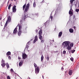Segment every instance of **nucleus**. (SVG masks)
Listing matches in <instances>:
<instances>
[{
	"label": "nucleus",
	"mask_w": 79,
	"mask_h": 79,
	"mask_svg": "<svg viewBox=\"0 0 79 79\" xmlns=\"http://www.w3.org/2000/svg\"><path fill=\"white\" fill-rule=\"evenodd\" d=\"M70 42L69 41H65L62 43V46L64 48H67V50H71V47L69 46Z\"/></svg>",
	"instance_id": "f257e3e1"
},
{
	"label": "nucleus",
	"mask_w": 79,
	"mask_h": 79,
	"mask_svg": "<svg viewBox=\"0 0 79 79\" xmlns=\"http://www.w3.org/2000/svg\"><path fill=\"white\" fill-rule=\"evenodd\" d=\"M30 7V4L29 2L27 5L26 6V7L25 9V11L26 12L28 11V10H29V7Z\"/></svg>",
	"instance_id": "f03ea898"
},
{
	"label": "nucleus",
	"mask_w": 79,
	"mask_h": 79,
	"mask_svg": "<svg viewBox=\"0 0 79 79\" xmlns=\"http://www.w3.org/2000/svg\"><path fill=\"white\" fill-rule=\"evenodd\" d=\"M22 58L23 60H25L26 58H27V56L26 53H23L22 54Z\"/></svg>",
	"instance_id": "7ed1b4c3"
},
{
	"label": "nucleus",
	"mask_w": 79,
	"mask_h": 79,
	"mask_svg": "<svg viewBox=\"0 0 79 79\" xmlns=\"http://www.w3.org/2000/svg\"><path fill=\"white\" fill-rule=\"evenodd\" d=\"M35 73L36 74H38L39 73V67H37L35 69Z\"/></svg>",
	"instance_id": "20e7f679"
},
{
	"label": "nucleus",
	"mask_w": 79,
	"mask_h": 79,
	"mask_svg": "<svg viewBox=\"0 0 79 79\" xmlns=\"http://www.w3.org/2000/svg\"><path fill=\"white\" fill-rule=\"evenodd\" d=\"M16 6L15 5L12 8V11L13 13H15V12L16 11Z\"/></svg>",
	"instance_id": "39448f33"
},
{
	"label": "nucleus",
	"mask_w": 79,
	"mask_h": 79,
	"mask_svg": "<svg viewBox=\"0 0 79 79\" xmlns=\"http://www.w3.org/2000/svg\"><path fill=\"white\" fill-rule=\"evenodd\" d=\"M37 40H38V39L37 38V35H36L35 37V39L33 43L34 44H35V42H36V41H37Z\"/></svg>",
	"instance_id": "423d86ee"
},
{
	"label": "nucleus",
	"mask_w": 79,
	"mask_h": 79,
	"mask_svg": "<svg viewBox=\"0 0 79 79\" xmlns=\"http://www.w3.org/2000/svg\"><path fill=\"white\" fill-rule=\"evenodd\" d=\"M22 32H23L21 30L19 31L18 33V35H19V36H20V35H21V33Z\"/></svg>",
	"instance_id": "0eeeda50"
},
{
	"label": "nucleus",
	"mask_w": 79,
	"mask_h": 79,
	"mask_svg": "<svg viewBox=\"0 0 79 79\" xmlns=\"http://www.w3.org/2000/svg\"><path fill=\"white\" fill-rule=\"evenodd\" d=\"M38 34H39V35H42V30L40 29L39 31Z\"/></svg>",
	"instance_id": "6e6552de"
},
{
	"label": "nucleus",
	"mask_w": 79,
	"mask_h": 79,
	"mask_svg": "<svg viewBox=\"0 0 79 79\" xmlns=\"http://www.w3.org/2000/svg\"><path fill=\"white\" fill-rule=\"evenodd\" d=\"M73 74V70H70L69 72V74L70 76H71Z\"/></svg>",
	"instance_id": "1a4fd4ad"
},
{
	"label": "nucleus",
	"mask_w": 79,
	"mask_h": 79,
	"mask_svg": "<svg viewBox=\"0 0 79 79\" xmlns=\"http://www.w3.org/2000/svg\"><path fill=\"white\" fill-rule=\"evenodd\" d=\"M23 60H21V61H20L19 64V66H20V67H21V66H22V65H23Z\"/></svg>",
	"instance_id": "9d476101"
},
{
	"label": "nucleus",
	"mask_w": 79,
	"mask_h": 79,
	"mask_svg": "<svg viewBox=\"0 0 79 79\" xmlns=\"http://www.w3.org/2000/svg\"><path fill=\"white\" fill-rule=\"evenodd\" d=\"M17 29H18V28H15L13 32L14 34H15V33H16L17 32H18Z\"/></svg>",
	"instance_id": "9b49d317"
},
{
	"label": "nucleus",
	"mask_w": 79,
	"mask_h": 79,
	"mask_svg": "<svg viewBox=\"0 0 79 79\" xmlns=\"http://www.w3.org/2000/svg\"><path fill=\"white\" fill-rule=\"evenodd\" d=\"M8 22H10L11 21V17L10 16H9L8 17V19H7Z\"/></svg>",
	"instance_id": "f8f14e48"
},
{
	"label": "nucleus",
	"mask_w": 79,
	"mask_h": 79,
	"mask_svg": "<svg viewBox=\"0 0 79 79\" xmlns=\"http://www.w3.org/2000/svg\"><path fill=\"white\" fill-rule=\"evenodd\" d=\"M5 65H6V64L5 62H4L1 64V66H2V67H5Z\"/></svg>",
	"instance_id": "ddd939ff"
},
{
	"label": "nucleus",
	"mask_w": 79,
	"mask_h": 79,
	"mask_svg": "<svg viewBox=\"0 0 79 79\" xmlns=\"http://www.w3.org/2000/svg\"><path fill=\"white\" fill-rule=\"evenodd\" d=\"M26 3H25L24 5L23 6V10H24L26 7Z\"/></svg>",
	"instance_id": "4468645a"
},
{
	"label": "nucleus",
	"mask_w": 79,
	"mask_h": 79,
	"mask_svg": "<svg viewBox=\"0 0 79 79\" xmlns=\"http://www.w3.org/2000/svg\"><path fill=\"white\" fill-rule=\"evenodd\" d=\"M28 45H29V42H28L27 43V45H26V48H25V50L26 49V48H27V49H28V48H29V46H28Z\"/></svg>",
	"instance_id": "2eb2a0df"
},
{
	"label": "nucleus",
	"mask_w": 79,
	"mask_h": 79,
	"mask_svg": "<svg viewBox=\"0 0 79 79\" xmlns=\"http://www.w3.org/2000/svg\"><path fill=\"white\" fill-rule=\"evenodd\" d=\"M69 31L70 33H73V29H69Z\"/></svg>",
	"instance_id": "dca6fc26"
},
{
	"label": "nucleus",
	"mask_w": 79,
	"mask_h": 79,
	"mask_svg": "<svg viewBox=\"0 0 79 79\" xmlns=\"http://www.w3.org/2000/svg\"><path fill=\"white\" fill-rule=\"evenodd\" d=\"M11 54V52H7L6 53V55L7 56H8V55H10V54Z\"/></svg>",
	"instance_id": "f3484780"
},
{
	"label": "nucleus",
	"mask_w": 79,
	"mask_h": 79,
	"mask_svg": "<svg viewBox=\"0 0 79 79\" xmlns=\"http://www.w3.org/2000/svg\"><path fill=\"white\" fill-rule=\"evenodd\" d=\"M62 35V32H60L59 33V35H58V36L59 37H61V35Z\"/></svg>",
	"instance_id": "a211bd4d"
},
{
	"label": "nucleus",
	"mask_w": 79,
	"mask_h": 79,
	"mask_svg": "<svg viewBox=\"0 0 79 79\" xmlns=\"http://www.w3.org/2000/svg\"><path fill=\"white\" fill-rule=\"evenodd\" d=\"M39 38L40 40L43 39V37L42 36V35H39Z\"/></svg>",
	"instance_id": "6ab92c4d"
},
{
	"label": "nucleus",
	"mask_w": 79,
	"mask_h": 79,
	"mask_svg": "<svg viewBox=\"0 0 79 79\" xmlns=\"http://www.w3.org/2000/svg\"><path fill=\"white\" fill-rule=\"evenodd\" d=\"M12 5L11 4H10L9 5L8 7V10H10V8H11V6H12Z\"/></svg>",
	"instance_id": "aec40b11"
},
{
	"label": "nucleus",
	"mask_w": 79,
	"mask_h": 79,
	"mask_svg": "<svg viewBox=\"0 0 79 79\" xmlns=\"http://www.w3.org/2000/svg\"><path fill=\"white\" fill-rule=\"evenodd\" d=\"M6 66L7 67V69H8L9 68H10V65H9L8 63H6Z\"/></svg>",
	"instance_id": "412c9836"
},
{
	"label": "nucleus",
	"mask_w": 79,
	"mask_h": 79,
	"mask_svg": "<svg viewBox=\"0 0 79 79\" xmlns=\"http://www.w3.org/2000/svg\"><path fill=\"white\" fill-rule=\"evenodd\" d=\"M41 61H43V60H44V56L43 55H42L41 58Z\"/></svg>",
	"instance_id": "4be33fe9"
},
{
	"label": "nucleus",
	"mask_w": 79,
	"mask_h": 79,
	"mask_svg": "<svg viewBox=\"0 0 79 79\" xmlns=\"http://www.w3.org/2000/svg\"><path fill=\"white\" fill-rule=\"evenodd\" d=\"M73 0H70V4L71 5H73Z\"/></svg>",
	"instance_id": "5701e85b"
},
{
	"label": "nucleus",
	"mask_w": 79,
	"mask_h": 79,
	"mask_svg": "<svg viewBox=\"0 0 79 79\" xmlns=\"http://www.w3.org/2000/svg\"><path fill=\"white\" fill-rule=\"evenodd\" d=\"M19 31H21V26L19 25Z\"/></svg>",
	"instance_id": "b1692460"
},
{
	"label": "nucleus",
	"mask_w": 79,
	"mask_h": 79,
	"mask_svg": "<svg viewBox=\"0 0 79 79\" xmlns=\"http://www.w3.org/2000/svg\"><path fill=\"white\" fill-rule=\"evenodd\" d=\"M69 15H73V12H72L71 10H69Z\"/></svg>",
	"instance_id": "393cba45"
},
{
	"label": "nucleus",
	"mask_w": 79,
	"mask_h": 79,
	"mask_svg": "<svg viewBox=\"0 0 79 79\" xmlns=\"http://www.w3.org/2000/svg\"><path fill=\"white\" fill-rule=\"evenodd\" d=\"M36 6V4H35V2H34L33 3V7H35Z\"/></svg>",
	"instance_id": "a878e982"
},
{
	"label": "nucleus",
	"mask_w": 79,
	"mask_h": 79,
	"mask_svg": "<svg viewBox=\"0 0 79 79\" xmlns=\"http://www.w3.org/2000/svg\"><path fill=\"white\" fill-rule=\"evenodd\" d=\"M41 40V42L42 44V43H44V42L45 41V40L44 39H43V40Z\"/></svg>",
	"instance_id": "bb28decb"
},
{
	"label": "nucleus",
	"mask_w": 79,
	"mask_h": 79,
	"mask_svg": "<svg viewBox=\"0 0 79 79\" xmlns=\"http://www.w3.org/2000/svg\"><path fill=\"white\" fill-rule=\"evenodd\" d=\"M47 59L48 61V60H49V56L48 55H47Z\"/></svg>",
	"instance_id": "cd10ccee"
},
{
	"label": "nucleus",
	"mask_w": 79,
	"mask_h": 79,
	"mask_svg": "<svg viewBox=\"0 0 79 79\" xmlns=\"http://www.w3.org/2000/svg\"><path fill=\"white\" fill-rule=\"evenodd\" d=\"M27 18V15H25L24 16V19H26Z\"/></svg>",
	"instance_id": "c85d7f7f"
},
{
	"label": "nucleus",
	"mask_w": 79,
	"mask_h": 79,
	"mask_svg": "<svg viewBox=\"0 0 79 79\" xmlns=\"http://www.w3.org/2000/svg\"><path fill=\"white\" fill-rule=\"evenodd\" d=\"M71 47H73V45H74V44H73V43H71L70 44V45Z\"/></svg>",
	"instance_id": "c756f323"
},
{
	"label": "nucleus",
	"mask_w": 79,
	"mask_h": 79,
	"mask_svg": "<svg viewBox=\"0 0 79 79\" xmlns=\"http://www.w3.org/2000/svg\"><path fill=\"white\" fill-rule=\"evenodd\" d=\"M34 66L35 68L36 67H37V64L35 63H34Z\"/></svg>",
	"instance_id": "7c9ffc66"
},
{
	"label": "nucleus",
	"mask_w": 79,
	"mask_h": 79,
	"mask_svg": "<svg viewBox=\"0 0 79 79\" xmlns=\"http://www.w3.org/2000/svg\"><path fill=\"white\" fill-rule=\"evenodd\" d=\"M70 59L71 61H73V60H74V58L73 57L70 58Z\"/></svg>",
	"instance_id": "2f4dec72"
},
{
	"label": "nucleus",
	"mask_w": 79,
	"mask_h": 79,
	"mask_svg": "<svg viewBox=\"0 0 79 79\" xmlns=\"http://www.w3.org/2000/svg\"><path fill=\"white\" fill-rule=\"evenodd\" d=\"M66 52L65 51H64L63 52V54H66Z\"/></svg>",
	"instance_id": "473e14b6"
},
{
	"label": "nucleus",
	"mask_w": 79,
	"mask_h": 79,
	"mask_svg": "<svg viewBox=\"0 0 79 79\" xmlns=\"http://www.w3.org/2000/svg\"><path fill=\"white\" fill-rule=\"evenodd\" d=\"M7 23H6L5 25L4 26V27H6V26H7Z\"/></svg>",
	"instance_id": "72a5a7b5"
},
{
	"label": "nucleus",
	"mask_w": 79,
	"mask_h": 79,
	"mask_svg": "<svg viewBox=\"0 0 79 79\" xmlns=\"http://www.w3.org/2000/svg\"><path fill=\"white\" fill-rule=\"evenodd\" d=\"M74 52H75V50H73L71 51V52H72V53H74Z\"/></svg>",
	"instance_id": "f704fd0d"
},
{
	"label": "nucleus",
	"mask_w": 79,
	"mask_h": 79,
	"mask_svg": "<svg viewBox=\"0 0 79 79\" xmlns=\"http://www.w3.org/2000/svg\"><path fill=\"white\" fill-rule=\"evenodd\" d=\"M10 71L11 72H12V73H14V71L13 70V69H10Z\"/></svg>",
	"instance_id": "c9c22d12"
},
{
	"label": "nucleus",
	"mask_w": 79,
	"mask_h": 79,
	"mask_svg": "<svg viewBox=\"0 0 79 79\" xmlns=\"http://www.w3.org/2000/svg\"><path fill=\"white\" fill-rule=\"evenodd\" d=\"M4 62H5V60H3V59H2V61H1V62L2 63H3Z\"/></svg>",
	"instance_id": "e433bc0d"
},
{
	"label": "nucleus",
	"mask_w": 79,
	"mask_h": 79,
	"mask_svg": "<svg viewBox=\"0 0 79 79\" xmlns=\"http://www.w3.org/2000/svg\"><path fill=\"white\" fill-rule=\"evenodd\" d=\"M76 12H78L79 11V10L78 9H76Z\"/></svg>",
	"instance_id": "4c0bfd02"
},
{
	"label": "nucleus",
	"mask_w": 79,
	"mask_h": 79,
	"mask_svg": "<svg viewBox=\"0 0 79 79\" xmlns=\"http://www.w3.org/2000/svg\"><path fill=\"white\" fill-rule=\"evenodd\" d=\"M7 79H10V77L9 76H7Z\"/></svg>",
	"instance_id": "58836bf2"
},
{
	"label": "nucleus",
	"mask_w": 79,
	"mask_h": 79,
	"mask_svg": "<svg viewBox=\"0 0 79 79\" xmlns=\"http://www.w3.org/2000/svg\"><path fill=\"white\" fill-rule=\"evenodd\" d=\"M8 58H9V60H10L11 59V56H8Z\"/></svg>",
	"instance_id": "ea45409f"
},
{
	"label": "nucleus",
	"mask_w": 79,
	"mask_h": 79,
	"mask_svg": "<svg viewBox=\"0 0 79 79\" xmlns=\"http://www.w3.org/2000/svg\"><path fill=\"white\" fill-rule=\"evenodd\" d=\"M50 18L51 19H52V18H53V16H51L50 17Z\"/></svg>",
	"instance_id": "a19ab883"
},
{
	"label": "nucleus",
	"mask_w": 79,
	"mask_h": 79,
	"mask_svg": "<svg viewBox=\"0 0 79 79\" xmlns=\"http://www.w3.org/2000/svg\"><path fill=\"white\" fill-rule=\"evenodd\" d=\"M18 58L19 60H21V57H20L19 56L18 57Z\"/></svg>",
	"instance_id": "79ce46f5"
},
{
	"label": "nucleus",
	"mask_w": 79,
	"mask_h": 79,
	"mask_svg": "<svg viewBox=\"0 0 79 79\" xmlns=\"http://www.w3.org/2000/svg\"><path fill=\"white\" fill-rule=\"evenodd\" d=\"M61 69L62 71H63V69H64V68H63V67H62Z\"/></svg>",
	"instance_id": "37998d69"
},
{
	"label": "nucleus",
	"mask_w": 79,
	"mask_h": 79,
	"mask_svg": "<svg viewBox=\"0 0 79 79\" xmlns=\"http://www.w3.org/2000/svg\"><path fill=\"white\" fill-rule=\"evenodd\" d=\"M8 20H7L6 23L8 24Z\"/></svg>",
	"instance_id": "c03bdc74"
},
{
	"label": "nucleus",
	"mask_w": 79,
	"mask_h": 79,
	"mask_svg": "<svg viewBox=\"0 0 79 79\" xmlns=\"http://www.w3.org/2000/svg\"><path fill=\"white\" fill-rule=\"evenodd\" d=\"M35 32H38V30H35Z\"/></svg>",
	"instance_id": "a18cd8bd"
},
{
	"label": "nucleus",
	"mask_w": 79,
	"mask_h": 79,
	"mask_svg": "<svg viewBox=\"0 0 79 79\" xmlns=\"http://www.w3.org/2000/svg\"><path fill=\"white\" fill-rule=\"evenodd\" d=\"M2 18L0 17V21L2 20Z\"/></svg>",
	"instance_id": "49530a36"
},
{
	"label": "nucleus",
	"mask_w": 79,
	"mask_h": 79,
	"mask_svg": "<svg viewBox=\"0 0 79 79\" xmlns=\"http://www.w3.org/2000/svg\"><path fill=\"white\" fill-rule=\"evenodd\" d=\"M42 77H43V79H44V77L43 75L42 76Z\"/></svg>",
	"instance_id": "de8ad7c7"
},
{
	"label": "nucleus",
	"mask_w": 79,
	"mask_h": 79,
	"mask_svg": "<svg viewBox=\"0 0 79 79\" xmlns=\"http://www.w3.org/2000/svg\"><path fill=\"white\" fill-rule=\"evenodd\" d=\"M67 71H65V74H66V73H67Z\"/></svg>",
	"instance_id": "09e8293b"
},
{
	"label": "nucleus",
	"mask_w": 79,
	"mask_h": 79,
	"mask_svg": "<svg viewBox=\"0 0 79 79\" xmlns=\"http://www.w3.org/2000/svg\"><path fill=\"white\" fill-rule=\"evenodd\" d=\"M72 10V8H71L70 9V11H71V10Z\"/></svg>",
	"instance_id": "8fccbe9b"
},
{
	"label": "nucleus",
	"mask_w": 79,
	"mask_h": 79,
	"mask_svg": "<svg viewBox=\"0 0 79 79\" xmlns=\"http://www.w3.org/2000/svg\"><path fill=\"white\" fill-rule=\"evenodd\" d=\"M76 27H74V28H76Z\"/></svg>",
	"instance_id": "3c124183"
},
{
	"label": "nucleus",
	"mask_w": 79,
	"mask_h": 79,
	"mask_svg": "<svg viewBox=\"0 0 79 79\" xmlns=\"http://www.w3.org/2000/svg\"><path fill=\"white\" fill-rule=\"evenodd\" d=\"M52 41H53V42H54V40H52Z\"/></svg>",
	"instance_id": "603ef678"
},
{
	"label": "nucleus",
	"mask_w": 79,
	"mask_h": 79,
	"mask_svg": "<svg viewBox=\"0 0 79 79\" xmlns=\"http://www.w3.org/2000/svg\"><path fill=\"white\" fill-rule=\"evenodd\" d=\"M73 2L74 1H75V0H72Z\"/></svg>",
	"instance_id": "864d4df0"
},
{
	"label": "nucleus",
	"mask_w": 79,
	"mask_h": 79,
	"mask_svg": "<svg viewBox=\"0 0 79 79\" xmlns=\"http://www.w3.org/2000/svg\"><path fill=\"white\" fill-rule=\"evenodd\" d=\"M58 1H60L61 0H58Z\"/></svg>",
	"instance_id": "5fc2aeb1"
},
{
	"label": "nucleus",
	"mask_w": 79,
	"mask_h": 79,
	"mask_svg": "<svg viewBox=\"0 0 79 79\" xmlns=\"http://www.w3.org/2000/svg\"><path fill=\"white\" fill-rule=\"evenodd\" d=\"M11 1H13V0H11Z\"/></svg>",
	"instance_id": "6e6d98bb"
},
{
	"label": "nucleus",
	"mask_w": 79,
	"mask_h": 79,
	"mask_svg": "<svg viewBox=\"0 0 79 79\" xmlns=\"http://www.w3.org/2000/svg\"><path fill=\"white\" fill-rule=\"evenodd\" d=\"M28 79H30V78L29 77V78H28Z\"/></svg>",
	"instance_id": "4d7b16f0"
},
{
	"label": "nucleus",
	"mask_w": 79,
	"mask_h": 79,
	"mask_svg": "<svg viewBox=\"0 0 79 79\" xmlns=\"http://www.w3.org/2000/svg\"><path fill=\"white\" fill-rule=\"evenodd\" d=\"M14 1H16V0H14Z\"/></svg>",
	"instance_id": "13d9d810"
}]
</instances>
